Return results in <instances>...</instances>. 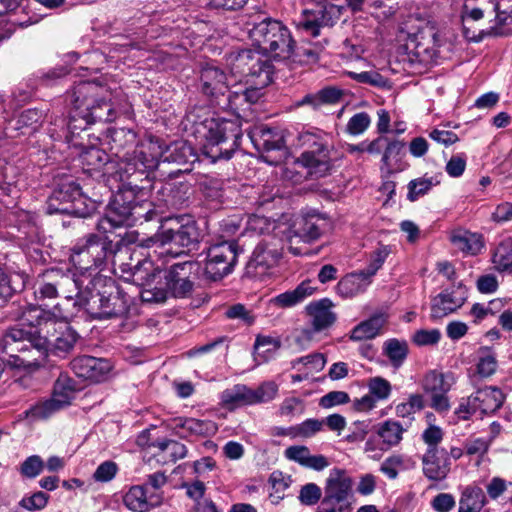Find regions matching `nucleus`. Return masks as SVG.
Returning <instances> with one entry per match:
<instances>
[{
	"instance_id": "1",
	"label": "nucleus",
	"mask_w": 512,
	"mask_h": 512,
	"mask_svg": "<svg viewBox=\"0 0 512 512\" xmlns=\"http://www.w3.org/2000/svg\"><path fill=\"white\" fill-rule=\"evenodd\" d=\"M34 296L38 302L64 298L74 301L73 305L84 308L93 319L123 317L128 313L125 295L111 279L102 276L75 273L58 268L48 269L37 278Z\"/></svg>"
},
{
	"instance_id": "2",
	"label": "nucleus",
	"mask_w": 512,
	"mask_h": 512,
	"mask_svg": "<svg viewBox=\"0 0 512 512\" xmlns=\"http://www.w3.org/2000/svg\"><path fill=\"white\" fill-rule=\"evenodd\" d=\"M63 318L59 304L46 310L41 304L28 305L20 316L21 324L8 328L2 338L3 352L8 355L11 369L37 370L48 355V338L41 334L50 333L56 320Z\"/></svg>"
},
{
	"instance_id": "3",
	"label": "nucleus",
	"mask_w": 512,
	"mask_h": 512,
	"mask_svg": "<svg viewBox=\"0 0 512 512\" xmlns=\"http://www.w3.org/2000/svg\"><path fill=\"white\" fill-rule=\"evenodd\" d=\"M115 176L121 185L109 202L105 216L99 221L98 229L103 233L121 226H134L153 220H162V216L153 202L149 200L150 190L145 186L133 184L129 179L135 174H127L120 169V161Z\"/></svg>"
},
{
	"instance_id": "4",
	"label": "nucleus",
	"mask_w": 512,
	"mask_h": 512,
	"mask_svg": "<svg viewBox=\"0 0 512 512\" xmlns=\"http://www.w3.org/2000/svg\"><path fill=\"white\" fill-rule=\"evenodd\" d=\"M159 160L179 165L193 164L198 161V155L185 140H176L166 145L160 138L146 131L133 155L120 160V169L129 175H144L156 168Z\"/></svg>"
},
{
	"instance_id": "5",
	"label": "nucleus",
	"mask_w": 512,
	"mask_h": 512,
	"mask_svg": "<svg viewBox=\"0 0 512 512\" xmlns=\"http://www.w3.org/2000/svg\"><path fill=\"white\" fill-rule=\"evenodd\" d=\"M111 88L95 81L78 83L69 95L73 118H81L87 125L110 123L115 118Z\"/></svg>"
},
{
	"instance_id": "6",
	"label": "nucleus",
	"mask_w": 512,
	"mask_h": 512,
	"mask_svg": "<svg viewBox=\"0 0 512 512\" xmlns=\"http://www.w3.org/2000/svg\"><path fill=\"white\" fill-rule=\"evenodd\" d=\"M301 145L311 148L303 152L299 158L283 171V178L292 184H301L308 179L316 180L328 175L332 169L331 158L327 145L319 142V137L309 131L299 133Z\"/></svg>"
},
{
	"instance_id": "7",
	"label": "nucleus",
	"mask_w": 512,
	"mask_h": 512,
	"mask_svg": "<svg viewBox=\"0 0 512 512\" xmlns=\"http://www.w3.org/2000/svg\"><path fill=\"white\" fill-rule=\"evenodd\" d=\"M250 38L259 51L275 60L285 61L293 55L294 41L290 31L280 21L263 19L250 30Z\"/></svg>"
},
{
	"instance_id": "8",
	"label": "nucleus",
	"mask_w": 512,
	"mask_h": 512,
	"mask_svg": "<svg viewBox=\"0 0 512 512\" xmlns=\"http://www.w3.org/2000/svg\"><path fill=\"white\" fill-rule=\"evenodd\" d=\"M97 209V201L86 196L74 180H65L52 192L47 201V213L72 214L88 217Z\"/></svg>"
},
{
	"instance_id": "9",
	"label": "nucleus",
	"mask_w": 512,
	"mask_h": 512,
	"mask_svg": "<svg viewBox=\"0 0 512 512\" xmlns=\"http://www.w3.org/2000/svg\"><path fill=\"white\" fill-rule=\"evenodd\" d=\"M267 54L259 50H242L229 59L231 77H238L239 82L268 86L272 82L273 65Z\"/></svg>"
},
{
	"instance_id": "10",
	"label": "nucleus",
	"mask_w": 512,
	"mask_h": 512,
	"mask_svg": "<svg viewBox=\"0 0 512 512\" xmlns=\"http://www.w3.org/2000/svg\"><path fill=\"white\" fill-rule=\"evenodd\" d=\"M131 270L132 281L142 288L140 297L143 302L161 303L171 296L164 271L155 268L151 260H139Z\"/></svg>"
},
{
	"instance_id": "11",
	"label": "nucleus",
	"mask_w": 512,
	"mask_h": 512,
	"mask_svg": "<svg viewBox=\"0 0 512 512\" xmlns=\"http://www.w3.org/2000/svg\"><path fill=\"white\" fill-rule=\"evenodd\" d=\"M353 496V481L345 470H330L324 487V497L315 512H349Z\"/></svg>"
},
{
	"instance_id": "12",
	"label": "nucleus",
	"mask_w": 512,
	"mask_h": 512,
	"mask_svg": "<svg viewBox=\"0 0 512 512\" xmlns=\"http://www.w3.org/2000/svg\"><path fill=\"white\" fill-rule=\"evenodd\" d=\"M110 244L111 241L106 236L94 233L79 239L71 249L70 261L77 269L84 272L75 276L87 275V271L100 267L107 257Z\"/></svg>"
},
{
	"instance_id": "13",
	"label": "nucleus",
	"mask_w": 512,
	"mask_h": 512,
	"mask_svg": "<svg viewBox=\"0 0 512 512\" xmlns=\"http://www.w3.org/2000/svg\"><path fill=\"white\" fill-rule=\"evenodd\" d=\"M200 237L201 233L197 224L194 221H188L177 228L169 227L166 229L162 226V231L149 241L160 243L162 250L159 252V255H170L175 258L184 254V250L173 251V245L181 248H189L198 243Z\"/></svg>"
},
{
	"instance_id": "14",
	"label": "nucleus",
	"mask_w": 512,
	"mask_h": 512,
	"mask_svg": "<svg viewBox=\"0 0 512 512\" xmlns=\"http://www.w3.org/2000/svg\"><path fill=\"white\" fill-rule=\"evenodd\" d=\"M238 246L233 241H223L210 246L202 275L209 280H220L228 275L237 261Z\"/></svg>"
},
{
	"instance_id": "15",
	"label": "nucleus",
	"mask_w": 512,
	"mask_h": 512,
	"mask_svg": "<svg viewBox=\"0 0 512 512\" xmlns=\"http://www.w3.org/2000/svg\"><path fill=\"white\" fill-rule=\"evenodd\" d=\"M171 296L184 298L193 291L195 279L200 277L201 265L197 261L175 263L164 271Z\"/></svg>"
},
{
	"instance_id": "16",
	"label": "nucleus",
	"mask_w": 512,
	"mask_h": 512,
	"mask_svg": "<svg viewBox=\"0 0 512 512\" xmlns=\"http://www.w3.org/2000/svg\"><path fill=\"white\" fill-rule=\"evenodd\" d=\"M325 224V219L318 214H308L302 217L294 228L288 229L286 233L289 251L295 256L308 255V251L293 246L295 240L298 239L297 242L303 243H312L318 240L323 233Z\"/></svg>"
},
{
	"instance_id": "17",
	"label": "nucleus",
	"mask_w": 512,
	"mask_h": 512,
	"mask_svg": "<svg viewBox=\"0 0 512 512\" xmlns=\"http://www.w3.org/2000/svg\"><path fill=\"white\" fill-rule=\"evenodd\" d=\"M343 9V6L326 4L313 10H304L297 27L303 33L317 37L322 27L333 26L340 19Z\"/></svg>"
},
{
	"instance_id": "18",
	"label": "nucleus",
	"mask_w": 512,
	"mask_h": 512,
	"mask_svg": "<svg viewBox=\"0 0 512 512\" xmlns=\"http://www.w3.org/2000/svg\"><path fill=\"white\" fill-rule=\"evenodd\" d=\"M453 376L437 370L427 372L422 380L424 392L430 395V406L439 413L450 409L447 393L453 385Z\"/></svg>"
},
{
	"instance_id": "19",
	"label": "nucleus",
	"mask_w": 512,
	"mask_h": 512,
	"mask_svg": "<svg viewBox=\"0 0 512 512\" xmlns=\"http://www.w3.org/2000/svg\"><path fill=\"white\" fill-rule=\"evenodd\" d=\"M283 242L275 233L265 236L255 247L249 269H255V273L263 274L268 269L277 265L282 257Z\"/></svg>"
},
{
	"instance_id": "20",
	"label": "nucleus",
	"mask_w": 512,
	"mask_h": 512,
	"mask_svg": "<svg viewBox=\"0 0 512 512\" xmlns=\"http://www.w3.org/2000/svg\"><path fill=\"white\" fill-rule=\"evenodd\" d=\"M406 46L419 62L424 64L433 62L438 56L440 47L436 28L428 24L425 25L409 38Z\"/></svg>"
},
{
	"instance_id": "21",
	"label": "nucleus",
	"mask_w": 512,
	"mask_h": 512,
	"mask_svg": "<svg viewBox=\"0 0 512 512\" xmlns=\"http://www.w3.org/2000/svg\"><path fill=\"white\" fill-rule=\"evenodd\" d=\"M466 298V288L461 283L443 290L431 300V318L441 319L455 312L464 304Z\"/></svg>"
},
{
	"instance_id": "22",
	"label": "nucleus",
	"mask_w": 512,
	"mask_h": 512,
	"mask_svg": "<svg viewBox=\"0 0 512 512\" xmlns=\"http://www.w3.org/2000/svg\"><path fill=\"white\" fill-rule=\"evenodd\" d=\"M71 368L79 378L91 382H101L107 378L112 366L110 361L105 358L83 355L72 360Z\"/></svg>"
},
{
	"instance_id": "23",
	"label": "nucleus",
	"mask_w": 512,
	"mask_h": 512,
	"mask_svg": "<svg viewBox=\"0 0 512 512\" xmlns=\"http://www.w3.org/2000/svg\"><path fill=\"white\" fill-rule=\"evenodd\" d=\"M421 461L423 474L431 481L444 480L451 469V461L446 449H426Z\"/></svg>"
},
{
	"instance_id": "24",
	"label": "nucleus",
	"mask_w": 512,
	"mask_h": 512,
	"mask_svg": "<svg viewBox=\"0 0 512 512\" xmlns=\"http://www.w3.org/2000/svg\"><path fill=\"white\" fill-rule=\"evenodd\" d=\"M233 139L229 140L224 130H208L206 135V142L203 145L204 154L211 158L212 161L217 159H229L232 156L235 148L238 146V134H234Z\"/></svg>"
},
{
	"instance_id": "25",
	"label": "nucleus",
	"mask_w": 512,
	"mask_h": 512,
	"mask_svg": "<svg viewBox=\"0 0 512 512\" xmlns=\"http://www.w3.org/2000/svg\"><path fill=\"white\" fill-rule=\"evenodd\" d=\"M48 338V350L57 355L66 354L71 351L78 340L76 331L64 321L56 320L55 326H51Z\"/></svg>"
},
{
	"instance_id": "26",
	"label": "nucleus",
	"mask_w": 512,
	"mask_h": 512,
	"mask_svg": "<svg viewBox=\"0 0 512 512\" xmlns=\"http://www.w3.org/2000/svg\"><path fill=\"white\" fill-rule=\"evenodd\" d=\"M73 389L66 387L61 379H58L54 386V392L52 397L36 405L32 409V414L38 418H47L54 412L66 407L71 403L73 398Z\"/></svg>"
},
{
	"instance_id": "27",
	"label": "nucleus",
	"mask_w": 512,
	"mask_h": 512,
	"mask_svg": "<svg viewBox=\"0 0 512 512\" xmlns=\"http://www.w3.org/2000/svg\"><path fill=\"white\" fill-rule=\"evenodd\" d=\"M123 502L133 512H148L161 503V496L157 492L148 494L144 486L135 485L125 493Z\"/></svg>"
},
{
	"instance_id": "28",
	"label": "nucleus",
	"mask_w": 512,
	"mask_h": 512,
	"mask_svg": "<svg viewBox=\"0 0 512 512\" xmlns=\"http://www.w3.org/2000/svg\"><path fill=\"white\" fill-rule=\"evenodd\" d=\"M232 78L228 77L219 67L207 65L201 72L202 91L211 97L224 95Z\"/></svg>"
},
{
	"instance_id": "29",
	"label": "nucleus",
	"mask_w": 512,
	"mask_h": 512,
	"mask_svg": "<svg viewBox=\"0 0 512 512\" xmlns=\"http://www.w3.org/2000/svg\"><path fill=\"white\" fill-rule=\"evenodd\" d=\"M284 456L299 465L314 471H323L330 465L328 458L322 454L313 455L307 446L294 445L286 448Z\"/></svg>"
},
{
	"instance_id": "30",
	"label": "nucleus",
	"mask_w": 512,
	"mask_h": 512,
	"mask_svg": "<svg viewBox=\"0 0 512 512\" xmlns=\"http://www.w3.org/2000/svg\"><path fill=\"white\" fill-rule=\"evenodd\" d=\"M332 307L333 303L328 298L314 301L306 307L315 331L324 330L335 322L336 315Z\"/></svg>"
},
{
	"instance_id": "31",
	"label": "nucleus",
	"mask_w": 512,
	"mask_h": 512,
	"mask_svg": "<svg viewBox=\"0 0 512 512\" xmlns=\"http://www.w3.org/2000/svg\"><path fill=\"white\" fill-rule=\"evenodd\" d=\"M248 137L258 151L280 150L285 146L283 130H247Z\"/></svg>"
},
{
	"instance_id": "32",
	"label": "nucleus",
	"mask_w": 512,
	"mask_h": 512,
	"mask_svg": "<svg viewBox=\"0 0 512 512\" xmlns=\"http://www.w3.org/2000/svg\"><path fill=\"white\" fill-rule=\"evenodd\" d=\"M472 397L480 414L494 413L504 402L502 391L493 386L478 389Z\"/></svg>"
},
{
	"instance_id": "33",
	"label": "nucleus",
	"mask_w": 512,
	"mask_h": 512,
	"mask_svg": "<svg viewBox=\"0 0 512 512\" xmlns=\"http://www.w3.org/2000/svg\"><path fill=\"white\" fill-rule=\"evenodd\" d=\"M372 280L361 270L344 276L337 284L336 291L342 298H352L370 286Z\"/></svg>"
},
{
	"instance_id": "34",
	"label": "nucleus",
	"mask_w": 512,
	"mask_h": 512,
	"mask_svg": "<svg viewBox=\"0 0 512 512\" xmlns=\"http://www.w3.org/2000/svg\"><path fill=\"white\" fill-rule=\"evenodd\" d=\"M388 320V314L384 311L374 313L369 319L362 321L355 326L351 332L350 339L361 341L372 339L380 334Z\"/></svg>"
},
{
	"instance_id": "35",
	"label": "nucleus",
	"mask_w": 512,
	"mask_h": 512,
	"mask_svg": "<svg viewBox=\"0 0 512 512\" xmlns=\"http://www.w3.org/2000/svg\"><path fill=\"white\" fill-rule=\"evenodd\" d=\"M486 504L483 489L476 484L467 485L461 492L458 512H481Z\"/></svg>"
},
{
	"instance_id": "36",
	"label": "nucleus",
	"mask_w": 512,
	"mask_h": 512,
	"mask_svg": "<svg viewBox=\"0 0 512 512\" xmlns=\"http://www.w3.org/2000/svg\"><path fill=\"white\" fill-rule=\"evenodd\" d=\"M496 355L488 347H481L478 350V358L476 368L473 373L469 374L470 381L473 385H477L479 379L491 377L497 370Z\"/></svg>"
},
{
	"instance_id": "37",
	"label": "nucleus",
	"mask_w": 512,
	"mask_h": 512,
	"mask_svg": "<svg viewBox=\"0 0 512 512\" xmlns=\"http://www.w3.org/2000/svg\"><path fill=\"white\" fill-rule=\"evenodd\" d=\"M344 94V90L338 87L328 86L319 90L317 93L304 96L297 105H310L313 108H318L322 105H333L341 102Z\"/></svg>"
},
{
	"instance_id": "38",
	"label": "nucleus",
	"mask_w": 512,
	"mask_h": 512,
	"mask_svg": "<svg viewBox=\"0 0 512 512\" xmlns=\"http://www.w3.org/2000/svg\"><path fill=\"white\" fill-rule=\"evenodd\" d=\"M450 240L458 250L470 255H477L484 247L482 235L467 230L454 231Z\"/></svg>"
},
{
	"instance_id": "39",
	"label": "nucleus",
	"mask_w": 512,
	"mask_h": 512,
	"mask_svg": "<svg viewBox=\"0 0 512 512\" xmlns=\"http://www.w3.org/2000/svg\"><path fill=\"white\" fill-rule=\"evenodd\" d=\"M73 145L79 146L82 149L81 158L83 164L92 170H98L106 166L105 172H110L113 167V163L109 162V156L104 150L96 147L95 144L86 146L83 143L73 142Z\"/></svg>"
},
{
	"instance_id": "40",
	"label": "nucleus",
	"mask_w": 512,
	"mask_h": 512,
	"mask_svg": "<svg viewBox=\"0 0 512 512\" xmlns=\"http://www.w3.org/2000/svg\"><path fill=\"white\" fill-rule=\"evenodd\" d=\"M316 288L310 280L301 282L294 290L286 291L273 298V303L279 307H292L302 302L315 292Z\"/></svg>"
},
{
	"instance_id": "41",
	"label": "nucleus",
	"mask_w": 512,
	"mask_h": 512,
	"mask_svg": "<svg viewBox=\"0 0 512 512\" xmlns=\"http://www.w3.org/2000/svg\"><path fill=\"white\" fill-rule=\"evenodd\" d=\"M405 429L403 426L394 420H387L383 422L377 431L378 436L382 440V447L380 450H388L393 446L398 445L402 438Z\"/></svg>"
},
{
	"instance_id": "42",
	"label": "nucleus",
	"mask_w": 512,
	"mask_h": 512,
	"mask_svg": "<svg viewBox=\"0 0 512 512\" xmlns=\"http://www.w3.org/2000/svg\"><path fill=\"white\" fill-rule=\"evenodd\" d=\"M221 402L229 407L235 408L243 405L253 404L252 389L245 385H235L221 393Z\"/></svg>"
},
{
	"instance_id": "43",
	"label": "nucleus",
	"mask_w": 512,
	"mask_h": 512,
	"mask_svg": "<svg viewBox=\"0 0 512 512\" xmlns=\"http://www.w3.org/2000/svg\"><path fill=\"white\" fill-rule=\"evenodd\" d=\"M404 145L399 141L387 140V145L382 157V170L387 173H394L403 170L404 165L401 161V153Z\"/></svg>"
},
{
	"instance_id": "44",
	"label": "nucleus",
	"mask_w": 512,
	"mask_h": 512,
	"mask_svg": "<svg viewBox=\"0 0 512 512\" xmlns=\"http://www.w3.org/2000/svg\"><path fill=\"white\" fill-rule=\"evenodd\" d=\"M440 180L436 176L419 177L411 180L408 183L407 199L411 202L417 201L419 198L426 195L434 186L438 185Z\"/></svg>"
},
{
	"instance_id": "45",
	"label": "nucleus",
	"mask_w": 512,
	"mask_h": 512,
	"mask_svg": "<svg viewBox=\"0 0 512 512\" xmlns=\"http://www.w3.org/2000/svg\"><path fill=\"white\" fill-rule=\"evenodd\" d=\"M492 262L499 271H512V241L510 239L501 242L496 247Z\"/></svg>"
},
{
	"instance_id": "46",
	"label": "nucleus",
	"mask_w": 512,
	"mask_h": 512,
	"mask_svg": "<svg viewBox=\"0 0 512 512\" xmlns=\"http://www.w3.org/2000/svg\"><path fill=\"white\" fill-rule=\"evenodd\" d=\"M152 446L158 448L171 462L185 458L188 452L183 443L171 439L158 440Z\"/></svg>"
},
{
	"instance_id": "47",
	"label": "nucleus",
	"mask_w": 512,
	"mask_h": 512,
	"mask_svg": "<svg viewBox=\"0 0 512 512\" xmlns=\"http://www.w3.org/2000/svg\"><path fill=\"white\" fill-rule=\"evenodd\" d=\"M324 430V422L320 419L309 418L305 421L291 426L289 433L292 438H311Z\"/></svg>"
},
{
	"instance_id": "48",
	"label": "nucleus",
	"mask_w": 512,
	"mask_h": 512,
	"mask_svg": "<svg viewBox=\"0 0 512 512\" xmlns=\"http://www.w3.org/2000/svg\"><path fill=\"white\" fill-rule=\"evenodd\" d=\"M424 408V398L421 394H411L406 402L396 406L398 417L413 419V415Z\"/></svg>"
},
{
	"instance_id": "49",
	"label": "nucleus",
	"mask_w": 512,
	"mask_h": 512,
	"mask_svg": "<svg viewBox=\"0 0 512 512\" xmlns=\"http://www.w3.org/2000/svg\"><path fill=\"white\" fill-rule=\"evenodd\" d=\"M390 253V246L380 245L375 251L372 252L367 267L361 271L372 280L378 270L383 266Z\"/></svg>"
},
{
	"instance_id": "50",
	"label": "nucleus",
	"mask_w": 512,
	"mask_h": 512,
	"mask_svg": "<svg viewBox=\"0 0 512 512\" xmlns=\"http://www.w3.org/2000/svg\"><path fill=\"white\" fill-rule=\"evenodd\" d=\"M385 352L392 364L398 367L407 357V344L397 339H390L385 342Z\"/></svg>"
},
{
	"instance_id": "51",
	"label": "nucleus",
	"mask_w": 512,
	"mask_h": 512,
	"mask_svg": "<svg viewBox=\"0 0 512 512\" xmlns=\"http://www.w3.org/2000/svg\"><path fill=\"white\" fill-rule=\"evenodd\" d=\"M187 121L193 128H219L220 124L208 115L207 110L203 108H195L187 114Z\"/></svg>"
},
{
	"instance_id": "52",
	"label": "nucleus",
	"mask_w": 512,
	"mask_h": 512,
	"mask_svg": "<svg viewBox=\"0 0 512 512\" xmlns=\"http://www.w3.org/2000/svg\"><path fill=\"white\" fill-rule=\"evenodd\" d=\"M368 392L377 400L384 401L389 398L392 387L388 380L382 377H372L367 383Z\"/></svg>"
},
{
	"instance_id": "53",
	"label": "nucleus",
	"mask_w": 512,
	"mask_h": 512,
	"mask_svg": "<svg viewBox=\"0 0 512 512\" xmlns=\"http://www.w3.org/2000/svg\"><path fill=\"white\" fill-rule=\"evenodd\" d=\"M325 363L326 360L324 355L321 353L306 355L291 362L293 368H297L298 365L302 364L305 367L306 372H309V375L321 371L324 368Z\"/></svg>"
},
{
	"instance_id": "54",
	"label": "nucleus",
	"mask_w": 512,
	"mask_h": 512,
	"mask_svg": "<svg viewBox=\"0 0 512 512\" xmlns=\"http://www.w3.org/2000/svg\"><path fill=\"white\" fill-rule=\"evenodd\" d=\"M191 437H209L216 433L217 425L211 420L189 417Z\"/></svg>"
},
{
	"instance_id": "55",
	"label": "nucleus",
	"mask_w": 512,
	"mask_h": 512,
	"mask_svg": "<svg viewBox=\"0 0 512 512\" xmlns=\"http://www.w3.org/2000/svg\"><path fill=\"white\" fill-rule=\"evenodd\" d=\"M247 229L254 233L266 236L270 235V232H274L276 224L274 221H270L268 218L259 215H252L248 218Z\"/></svg>"
},
{
	"instance_id": "56",
	"label": "nucleus",
	"mask_w": 512,
	"mask_h": 512,
	"mask_svg": "<svg viewBox=\"0 0 512 512\" xmlns=\"http://www.w3.org/2000/svg\"><path fill=\"white\" fill-rule=\"evenodd\" d=\"M322 490L315 483H307L300 489L298 499L306 506H314L320 500L322 501Z\"/></svg>"
},
{
	"instance_id": "57",
	"label": "nucleus",
	"mask_w": 512,
	"mask_h": 512,
	"mask_svg": "<svg viewBox=\"0 0 512 512\" xmlns=\"http://www.w3.org/2000/svg\"><path fill=\"white\" fill-rule=\"evenodd\" d=\"M488 437H470L464 443L465 453L469 456L482 457L489 449Z\"/></svg>"
},
{
	"instance_id": "58",
	"label": "nucleus",
	"mask_w": 512,
	"mask_h": 512,
	"mask_svg": "<svg viewBox=\"0 0 512 512\" xmlns=\"http://www.w3.org/2000/svg\"><path fill=\"white\" fill-rule=\"evenodd\" d=\"M44 115L37 109H27L23 111L17 119L16 128H38L42 126Z\"/></svg>"
},
{
	"instance_id": "59",
	"label": "nucleus",
	"mask_w": 512,
	"mask_h": 512,
	"mask_svg": "<svg viewBox=\"0 0 512 512\" xmlns=\"http://www.w3.org/2000/svg\"><path fill=\"white\" fill-rule=\"evenodd\" d=\"M278 392V386L274 382H265L257 389H252L253 404L268 402L274 399Z\"/></svg>"
},
{
	"instance_id": "60",
	"label": "nucleus",
	"mask_w": 512,
	"mask_h": 512,
	"mask_svg": "<svg viewBox=\"0 0 512 512\" xmlns=\"http://www.w3.org/2000/svg\"><path fill=\"white\" fill-rule=\"evenodd\" d=\"M44 468V462L38 455L29 456L20 467V472L27 478H35Z\"/></svg>"
},
{
	"instance_id": "61",
	"label": "nucleus",
	"mask_w": 512,
	"mask_h": 512,
	"mask_svg": "<svg viewBox=\"0 0 512 512\" xmlns=\"http://www.w3.org/2000/svg\"><path fill=\"white\" fill-rule=\"evenodd\" d=\"M443 431L440 427L430 424L421 435L423 442L427 445V449H443L439 444L443 440Z\"/></svg>"
},
{
	"instance_id": "62",
	"label": "nucleus",
	"mask_w": 512,
	"mask_h": 512,
	"mask_svg": "<svg viewBox=\"0 0 512 512\" xmlns=\"http://www.w3.org/2000/svg\"><path fill=\"white\" fill-rule=\"evenodd\" d=\"M228 106L233 110L237 117H241L239 111L245 112L248 107L247 98L244 94L243 87H236L235 90L231 91L228 95Z\"/></svg>"
},
{
	"instance_id": "63",
	"label": "nucleus",
	"mask_w": 512,
	"mask_h": 512,
	"mask_svg": "<svg viewBox=\"0 0 512 512\" xmlns=\"http://www.w3.org/2000/svg\"><path fill=\"white\" fill-rule=\"evenodd\" d=\"M404 458L401 455H392L384 460L381 464L380 470L390 479H395L398 476L399 469H403Z\"/></svg>"
},
{
	"instance_id": "64",
	"label": "nucleus",
	"mask_w": 512,
	"mask_h": 512,
	"mask_svg": "<svg viewBox=\"0 0 512 512\" xmlns=\"http://www.w3.org/2000/svg\"><path fill=\"white\" fill-rule=\"evenodd\" d=\"M49 496L44 492H36L31 496L24 497L20 501V506L29 511L41 510L48 502Z\"/></svg>"
}]
</instances>
